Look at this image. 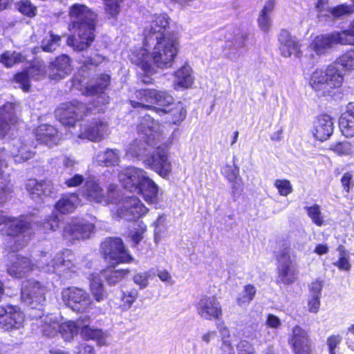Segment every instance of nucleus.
Segmentation results:
<instances>
[{"instance_id":"obj_1","label":"nucleus","mask_w":354,"mask_h":354,"mask_svg":"<svg viewBox=\"0 0 354 354\" xmlns=\"http://www.w3.org/2000/svg\"><path fill=\"white\" fill-rule=\"evenodd\" d=\"M68 16L69 30H75L76 34L68 37L67 45L75 51L86 50L95 38L97 15L84 4L74 3L69 7Z\"/></svg>"},{"instance_id":"obj_2","label":"nucleus","mask_w":354,"mask_h":354,"mask_svg":"<svg viewBox=\"0 0 354 354\" xmlns=\"http://www.w3.org/2000/svg\"><path fill=\"white\" fill-rule=\"evenodd\" d=\"M106 103L98 105L93 101L92 106H88L83 102L73 100L61 103L55 110V115L63 126L75 127L77 122L84 120L93 113H104Z\"/></svg>"},{"instance_id":"obj_3","label":"nucleus","mask_w":354,"mask_h":354,"mask_svg":"<svg viewBox=\"0 0 354 354\" xmlns=\"http://www.w3.org/2000/svg\"><path fill=\"white\" fill-rule=\"evenodd\" d=\"M336 65L332 63L325 70H317L313 73L310 84L318 96L333 97L342 85L345 74Z\"/></svg>"},{"instance_id":"obj_4","label":"nucleus","mask_w":354,"mask_h":354,"mask_svg":"<svg viewBox=\"0 0 354 354\" xmlns=\"http://www.w3.org/2000/svg\"><path fill=\"white\" fill-rule=\"evenodd\" d=\"M47 287L33 278L24 280L20 286V301L28 309L43 311L46 303Z\"/></svg>"},{"instance_id":"obj_5","label":"nucleus","mask_w":354,"mask_h":354,"mask_svg":"<svg viewBox=\"0 0 354 354\" xmlns=\"http://www.w3.org/2000/svg\"><path fill=\"white\" fill-rule=\"evenodd\" d=\"M100 252L103 259L113 267L120 264L131 263L134 261L120 237L105 238L100 243Z\"/></svg>"},{"instance_id":"obj_6","label":"nucleus","mask_w":354,"mask_h":354,"mask_svg":"<svg viewBox=\"0 0 354 354\" xmlns=\"http://www.w3.org/2000/svg\"><path fill=\"white\" fill-rule=\"evenodd\" d=\"M178 37L155 41L150 53L154 65L161 69L172 67L178 53Z\"/></svg>"},{"instance_id":"obj_7","label":"nucleus","mask_w":354,"mask_h":354,"mask_svg":"<svg viewBox=\"0 0 354 354\" xmlns=\"http://www.w3.org/2000/svg\"><path fill=\"white\" fill-rule=\"evenodd\" d=\"M170 17L165 13L155 14L149 28L145 29L143 46L149 48L158 40L177 38L173 31H169Z\"/></svg>"},{"instance_id":"obj_8","label":"nucleus","mask_w":354,"mask_h":354,"mask_svg":"<svg viewBox=\"0 0 354 354\" xmlns=\"http://www.w3.org/2000/svg\"><path fill=\"white\" fill-rule=\"evenodd\" d=\"M151 111L160 117L169 125H180L186 118L187 110L180 101H176L169 92L159 107H149Z\"/></svg>"},{"instance_id":"obj_9","label":"nucleus","mask_w":354,"mask_h":354,"mask_svg":"<svg viewBox=\"0 0 354 354\" xmlns=\"http://www.w3.org/2000/svg\"><path fill=\"white\" fill-rule=\"evenodd\" d=\"M352 42H354V37L347 35L345 32L333 31L315 37L310 45V49L321 57L328 54L335 45H347Z\"/></svg>"},{"instance_id":"obj_10","label":"nucleus","mask_w":354,"mask_h":354,"mask_svg":"<svg viewBox=\"0 0 354 354\" xmlns=\"http://www.w3.org/2000/svg\"><path fill=\"white\" fill-rule=\"evenodd\" d=\"M128 178L136 185L138 193L148 204H156L158 202V187L144 169H131Z\"/></svg>"},{"instance_id":"obj_11","label":"nucleus","mask_w":354,"mask_h":354,"mask_svg":"<svg viewBox=\"0 0 354 354\" xmlns=\"http://www.w3.org/2000/svg\"><path fill=\"white\" fill-rule=\"evenodd\" d=\"M169 91L152 88L136 89L134 92L137 100H130L129 104L135 109L151 111L149 107H159Z\"/></svg>"},{"instance_id":"obj_12","label":"nucleus","mask_w":354,"mask_h":354,"mask_svg":"<svg viewBox=\"0 0 354 354\" xmlns=\"http://www.w3.org/2000/svg\"><path fill=\"white\" fill-rule=\"evenodd\" d=\"M144 164L162 178H167L171 173L172 166L169 160V152L163 147H157L154 151L147 154L144 160Z\"/></svg>"},{"instance_id":"obj_13","label":"nucleus","mask_w":354,"mask_h":354,"mask_svg":"<svg viewBox=\"0 0 354 354\" xmlns=\"http://www.w3.org/2000/svg\"><path fill=\"white\" fill-rule=\"evenodd\" d=\"M197 314L205 320H220L223 317V308L215 295H202L195 303Z\"/></svg>"},{"instance_id":"obj_14","label":"nucleus","mask_w":354,"mask_h":354,"mask_svg":"<svg viewBox=\"0 0 354 354\" xmlns=\"http://www.w3.org/2000/svg\"><path fill=\"white\" fill-rule=\"evenodd\" d=\"M109 123L104 118H93L80 126L79 137L92 142L101 141L108 131Z\"/></svg>"},{"instance_id":"obj_15","label":"nucleus","mask_w":354,"mask_h":354,"mask_svg":"<svg viewBox=\"0 0 354 354\" xmlns=\"http://www.w3.org/2000/svg\"><path fill=\"white\" fill-rule=\"evenodd\" d=\"M62 298L66 305L75 311L83 312L91 304L88 293L77 287H68L62 290Z\"/></svg>"},{"instance_id":"obj_16","label":"nucleus","mask_w":354,"mask_h":354,"mask_svg":"<svg viewBox=\"0 0 354 354\" xmlns=\"http://www.w3.org/2000/svg\"><path fill=\"white\" fill-rule=\"evenodd\" d=\"M95 226L84 219L75 218L67 223L63 230V236L71 241L89 239L94 232Z\"/></svg>"},{"instance_id":"obj_17","label":"nucleus","mask_w":354,"mask_h":354,"mask_svg":"<svg viewBox=\"0 0 354 354\" xmlns=\"http://www.w3.org/2000/svg\"><path fill=\"white\" fill-rule=\"evenodd\" d=\"M24 315L17 306H0V327L4 330L19 329L24 322Z\"/></svg>"},{"instance_id":"obj_18","label":"nucleus","mask_w":354,"mask_h":354,"mask_svg":"<svg viewBox=\"0 0 354 354\" xmlns=\"http://www.w3.org/2000/svg\"><path fill=\"white\" fill-rule=\"evenodd\" d=\"M291 344L294 354H313L315 347L308 331L299 325L292 328Z\"/></svg>"},{"instance_id":"obj_19","label":"nucleus","mask_w":354,"mask_h":354,"mask_svg":"<svg viewBox=\"0 0 354 354\" xmlns=\"http://www.w3.org/2000/svg\"><path fill=\"white\" fill-rule=\"evenodd\" d=\"M148 210L138 197L133 196L126 197L122 201L118 212L128 220H136L145 216Z\"/></svg>"},{"instance_id":"obj_20","label":"nucleus","mask_w":354,"mask_h":354,"mask_svg":"<svg viewBox=\"0 0 354 354\" xmlns=\"http://www.w3.org/2000/svg\"><path fill=\"white\" fill-rule=\"evenodd\" d=\"M19 123V118L16 113V104L12 102H6L0 106V136L8 135L12 127Z\"/></svg>"},{"instance_id":"obj_21","label":"nucleus","mask_w":354,"mask_h":354,"mask_svg":"<svg viewBox=\"0 0 354 354\" xmlns=\"http://www.w3.org/2000/svg\"><path fill=\"white\" fill-rule=\"evenodd\" d=\"M71 62V57L66 54L56 57L48 66L49 79L58 81L64 78L72 70Z\"/></svg>"},{"instance_id":"obj_22","label":"nucleus","mask_w":354,"mask_h":354,"mask_svg":"<svg viewBox=\"0 0 354 354\" xmlns=\"http://www.w3.org/2000/svg\"><path fill=\"white\" fill-rule=\"evenodd\" d=\"M37 268H38V266L30 258L18 255L16 260L8 266L7 272L14 278L22 279L29 275Z\"/></svg>"},{"instance_id":"obj_23","label":"nucleus","mask_w":354,"mask_h":354,"mask_svg":"<svg viewBox=\"0 0 354 354\" xmlns=\"http://www.w3.org/2000/svg\"><path fill=\"white\" fill-rule=\"evenodd\" d=\"M35 140L49 147L56 145L60 140L58 129L51 124H40L34 130Z\"/></svg>"},{"instance_id":"obj_24","label":"nucleus","mask_w":354,"mask_h":354,"mask_svg":"<svg viewBox=\"0 0 354 354\" xmlns=\"http://www.w3.org/2000/svg\"><path fill=\"white\" fill-rule=\"evenodd\" d=\"M334 122L333 118L327 115H319L313 123V136L321 142L328 140L333 133Z\"/></svg>"},{"instance_id":"obj_25","label":"nucleus","mask_w":354,"mask_h":354,"mask_svg":"<svg viewBox=\"0 0 354 354\" xmlns=\"http://www.w3.org/2000/svg\"><path fill=\"white\" fill-rule=\"evenodd\" d=\"M81 194L89 202L100 203L105 199L103 188L100 183L94 179H88L84 182Z\"/></svg>"},{"instance_id":"obj_26","label":"nucleus","mask_w":354,"mask_h":354,"mask_svg":"<svg viewBox=\"0 0 354 354\" xmlns=\"http://www.w3.org/2000/svg\"><path fill=\"white\" fill-rule=\"evenodd\" d=\"M53 185L46 180L38 181L36 179H28L26 183V189L32 198H43L52 193Z\"/></svg>"},{"instance_id":"obj_27","label":"nucleus","mask_w":354,"mask_h":354,"mask_svg":"<svg viewBox=\"0 0 354 354\" xmlns=\"http://www.w3.org/2000/svg\"><path fill=\"white\" fill-rule=\"evenodd\" d=\"M88 316L80 317L75 321H66L62 324H58L57 331L66 342L73 339L74 337L80 331V326L84 322H88Z\"/></svg>"},{"instance_id":"obj_28","label":"nucleus","mask_w":354,"mask_h":354,"mask_svg":"<svg viewBox=\"0 0 354 354\" xmlns=\"http://www.w3.org/2000/svg\"><path fill=\"white\" fill-rule=\"evenodd\" d=\"M44 71L39 66L31 65L28 68L17 72L14 75V81L20 84V88L24 92H29L30 90V77L35 75H44Z\"/></svg>"},{"instance_id":"obj_29","label":"nucleus","mask_w":354,"mask_h":354,"mask_svg":"<svg viewBox=\"0 0 354 354\" xmlns=\"http://www.w3.org/2000/svg\"><path fill=\"white\" fill-rule=\"evenodd\" d=\"M339 128L346 137L354 136V102L347 105L346 111L339 119Z\"/></svg>"},{"instance_id":"obj_30","label":"nucleus","mask_w":354,"mask_h":354,"mask_svg":"<svg viewBox=\"0 0 354 354\" xmlns=\"http://www.w3.org/2000/svg\"><path fill=\"white\" fill-rule=\"evenodd\" d=\"M111 76L106 73H101L94 77V82L85 86V92L87 95L94 96L104 93L110 86Z\"/></svg>"},{"instance_id":"obj_31","label":"nucleus","mask_w":354,"mask_h":354,"mask_svg":"<svg viewBox=\"0 0 354 354\" xmlns=\"http://www.w3.org/2000/svg\"><path fill=\"white\" fill-rule=\"evenodd\" d=\"M111 264L101 270V274L109 285H115L130 273L129 269H115Z\"/></svg>"},{"instance_id":"obj_32","label":"nucleus","mask_w":354,"mask_h":354,"mask_svg":"<svg viewBox=\"0 0 354 354\" xmlns=\"http://www.w3.org/2000/svg\"><path fill=\"white\" fill-rule=\"evenodd\" d=\"M91 322L90 317L88 316V322H84L80 326V333L83 339L86 341L95 340L97 342H102L104 339V334L102 329L91 328L89 326Z\"/></svg>"},{"instance_id":"obj_33","label":"nucleus","mask_w":354,"mask_h":354,"mask_svg":"<svg viewBox=\"0 0 354 354\" xmlns=\"http://www.w3.org/2000/svg\"><path fill=\"white\" fill-rule=\"evenodd\" d=\"M223 176L232 183L233 194L241 192L243 189V182L239 176V169L236 166L226 165L224 169Z\"/></svg>"},{"instance_id":"obj_34","label":"nucleus","mask_w":354,"mask_h":354,"mask_svg":"<svg viewBox=\"0 0 354 354\" xmlns=\"http://www.w3.org/2000/svg\"><path fill=\"white\" fill-rule=\"evenodd\" d=\"M89 290L94 299L97 302L102 301L107 296L104 284L100 276L96 274L90 275Z\"/></svg>"},{"instance_id":"obj_35","label":"nucleus","mask_w":354,"mask_h":354,"mask_svg":"<svg viewBox=\"0 0 354 354\" xmlns=\"http://www.w3.org/2000/svg\"><path fill=\"white\" fill-rule=\"evenodd\" d=\"M136 65L141 69L142 72L138 75V80L144 84H153L152 75L156 73L151 64L144 58H140L136 62Z\"/></svg>"},{"instance_id":"obj_36","label":"nucleus","mask_w":354,"mask_h":354,"mask_svg":"<svg viewBox=\"0 0 354 354\" xmlns=\"http://www.w3.org/2000/svg\"><path fill=\"white\" fill-rule=\"evenodd\" d=\"M274 0H268L259 12L257 22L261 30L264 32L268 31L270 28V15L274 10Z\"/></svg>"},{"instance_id":"obj_37","label":"nucleus","mask_w":354,"mask_h":354,"mask_svg":"<svg viewBox=\"0 0 354 354\" xmlns=\"http://www.w3.org/2000/svg\"><path fill=\"white\" fill-rule=\"evenodd\" d=\"M30 228V223L25 220L10 218L8 224L7 233L10 236H17Z\"/></svg>"},{"instance_id":"obj_38","label":"nucleus","mask_w":354,"mask_h":354,"mask_svg":"<svg viewBox=\"0 0 354 354\" xmlns=\"http://www.w3.org/2000/svg\"><path fill=\"white\" fill-rule=\"evenodd\" d=\"M59 322L52 318L41 317L39 323L38 324V328L41 333L46 337H53L57 333Z\"/></svg>"},{"instance_id":"obj_39","label":"nucleus","mask_w":354,"mask_h":354,"mask_svg":"<svg viewBox=\"0 0 354 354\" xmlns=\"http://www.w3.org/2000/svg\"><path fill=\"white\" fill-rule=\"evenodd\" d=\"M16 8L20 14L29 19L35 18L38 12L37 6L30 0H19L16 3Z\"/></svg>"},{"instance_id":"obj_40","label":"nucleus","mask_w":354,"mask_h":354,"mask_svg":"<svg viewBox=\"0 0 354 354\" xmlns=\"http://www.w3.org/2000/svg\"><path fill=\"white\" fill-rule=\"evenodd\" d=\"M48 37H44L41 41V48L43 51L53 53L60 45L62 37L55 34L53 31L48 32Z\"/></svg>"},{"instance_id":"obj_41","label":"nucleus","mask_w":354,"mask_h":354,"mask_svg":"<svg viewBox=\"0 0 354 354\" xmlns=\"http://www.w3.org/2000/svg\"><path fill=\"white\" fill-rule=\"evenodd\" d=\"M104 57L100 54H95L93 56H83L82 59L77 60L78 64H80V70L86 71L91 68H96L100 66L103 61Z\"/></svg>"},{"instance_id":"obj_42","label":"nucleus","mask_w":354,"mask_h":354,"mask_svg":"<svg viewBox=\"0 0 354 354\" xmlns=\"http://www.w3.org/2000/svg\"><path fill=\"white\" fill-rule=\"evenodd\" d=\"M138 297V290L136 288H126L122 290L120 295L121 307L129 309Z\"/></svg>"},{"instance_id":"obj_43","label":"nucleus","mask_w":354,"mask_h":354,"mask_svg":"<svg viewBox=\"0 0 354 354\" xmlns=\"http://www.w3.org/2000/svg\"><path fill=\"white\" fill-rule=\"evenodd\" d=\"M174 75L177 79L178 84L182 87L188 88L193 83L190 68L188 66L180 67L175 71Z\"/></svg>"},{"instance_id":"obj_44","label":"nucleus","mask_w":354,"mask_h":354,"mask_svg":"<svg viewBox=\"0 0 354 354\" xmlns=\"http://www.w3.org/2000/svg\"><path fill=\"white\" fill-rule=\"evenodd\" d=\"M304 209L314 224L319 227L324 225V220L319 205L315 204L312 206H306Z\"/></svg>"},{"instance_id":"obj_45","label":"nucleus","mask_w":354,"mask_h":354,"mask_svg":"<svg viewBox=\"0 0 354 354\" xmlns=\"http://www.w3.org/2000/svg\"><path fill=\"white\" fill-rule=\"evenodd\" d=\"M57 212L62 214H68L73 212L76 208L75 204L68 196L61 198L55 205Z\"/></svg>"},{"instance_id":"obj_46","label":"nucleus","mask_w":354,"mask_h":354,"mask_svg":"<svg viewBox=\"0 0 354 354\" xmlns=\"http://www.w3.org/2000/svg\"><path fill=\"white\" fill-rule=\"evenodd\" d=\"M21 62V55L13 51L10 53L9 51H5L0 55V63L6 68H10L15 64Z\"/></svg>"},{"instance_id":"obj_47","label":"nucleus","mask_w":354,"mask_h":354,"mask_svg":"<svg viewBox=\"0 0 354 354\" xmlns=\"http://www.w3.org/2000/svg\"><path fill=\"white\" fill-rule=\"evenodd\" d=\"M257 290L254 285L247 284L243 287V295L237 298L236 301L239 306L249 304L254 298Z\"/></svg>"},{"instance_id":"obj_48","label":"nucleus","mask_w":354,"mask_h":354,"mask_svg":"<svg viewBox=\"0 0 354 354\" xmlns=\"http://www.w3.org/2000/svg\"><path fill=\"white\" fill-rule=\"evenodd\" d=\"M105 12L115 18L120 12V5L124 0H102Z\"/></svg>"},{"instance_id":"obj_49","label":"nucleus","mask_w":354,"mask_h":354,"mask_svg":"<svg viewBox=\"0 0 354 354\" xmlns=\"http://www.w3.org/2000/svg\"><path fill=\"white\" fill-rule=\"evenodd\" d=\"M327 12L333 17V19H339L343 16L351 14L354 12V10L350 6L340 4L327 9Z\"/></svg>"},{"instance_id":"obj_50","label":"nucleus","mask_w":354,"mask_h":354,"mask_svg":"<svg viewBox=\"0 0 354 354\" xmlns=\"http://www.w3.org/2000/svg\"><path fill=\"white\" fill-rule=\"evenodd\" d=\"M146 231L147 225L142 222L139 223L135 231L130 235L131 240L133 243V246L136 247L140 243Z\"/></svg>"},{"instance_id":"obj_51","label":"nucleus","mask_w":354,"mask_h":354,"mask_svg":"<svg viewBox=\"0 0 354 354\" xmlns=\"http://www.w3.org/2000/svg\"><path fill=\"white\" fill-rule=\"evenodd\" d=\"M118 161L119 157L117 150L108 149L105 151L104 158L102 160L105 166H114L118 164Z\"/></svg>"},{"instance_id":"obj_52","label":"nucleus","mask_w":354,"mask_h":354,"mask_svg":"<svg viewBox=\"0 0 354 354\" xmlns=\"http://www.w3.org/2000/svg\"><path fill=\"white\" fill-rule=\"evenodd\" d=\"M332 149L339 156H346L351 153L352 146L348 142H339L334 145Z\"/></svg>"},{"instance_id":"obj_53","label":"nucleus","mask_w":354,"mask_h":354,"mask_svg":"<svg viewBox=\"0 0 354 354\" xmlns=\"http://www.w3.org/2000/svg\"><path fill=\"white\" fill-rule=\"evenodd\" d=\"M149 277V272H138L133 276V281L140 289H143L148 286Z\"/></svg>"},{"instance_id":"obj_54","label":"nucleus","mask_w":354,"mask_h":354,"mask_svg":"<svg viewBox=\"0 0 354 354\" xmlns=\"http://www.w3.org/2000/svg\"><path fill=\"white\" fill-rule=\"evenodd\" d=\"M333 265L340 270L349 271L351 268L350 254L339 255L338 260L334 262Z\"/></svg>"},{"instance_id":"obj_55","label":"nucleus","mask_w":354,"mask_h":354,"mask_svg":"<svg viewBox=\"0 0 354 354\" xmlns=\"http://www.w3.org/2000/svg\"><path fill=\"white\" fill-rule=\"evenodd\" d=\"M341 341L342 337L339 335L329 336L326 340L328 353H336V348L341 343Z\"/></svg>"},{"instance_id":"obj_56","label":"nucleus","mask_w":354,"mask_h":354,"mask_svg":"<svg viewBox=\"0 0 354 354\" xmlns=\"http://www.w3.org/2000/svg\"><path fill=\"white\" fill-rule=\"evenodd\" d=\"M353 174L350 172H346L341 178V183L346 192H349L353 188L354 182L353 180Z\"/></svg>"},{"instance_id":"obj_57","label":"nucleus","mask_w":354,"mask_h":354,"mask_svg":"<svg viewBox=\"0 0 354 354\" xmlns=\"http://www.w3.org/2000/svg\"><path fill=\"white\" fill-rule=\"evenodd\" d=\"M84 182V176L80 174H75L73 177L66 180L64 185L67 187H76L81 185Z\"/></svg>"},{"instance_id":"obj_58","label":"nucleus","mask_w":354,"mask_h":354,"mask_svg":"<svg viewBox=\"0 0 354 354\" xmlns=\"http://www.w3.org/2000/svg\"><path fill=\"white\" fill-rule=\"evenodd\" d=\"M320 298L317 296L310 295L308 302V311L312 313H317L320 307Z\"/></svg>"},{"instance_id":"obj_59","label":"nucleus","mask_w":354,"mask_h":354,"mask_svg":"<svg viewBox=\"0 0 354 354\" xmlns=\"http://www.w3.org/2000/svg\"><path fill=\"white\" fill-rule=\"evenodd\" d=\"M13 192L12 186L8 183L0 187V206L5 203L8 196Z\"/></svg>"},{"instance_id":"obj_60","label":"nucleus","mask_w":354,"mask_h":354,"mask_svg":"<svg viewBox=\"0 0 354 354\" xmlns=\"http://www.w3.org/2000/svg\"><path fill=\"white\" fill-rule=\"evenodd\" d=\"M266 325L268 328H277L281 325V321L276 315L272 314H268L266 317Z\"/></svg>"},{"instance_id":"obj_61","label":"nucleus","mask_w":354,"mask_h":354,"mask_svg":"<svg viewBox=\"0 0 354 354\" xmlns=\"http://www.w3.org/2000/svg\"><path fill=\"white\" fill-rule=\"evenodd\" d=\"M274 185L282 196H288V180H276Z\"/></svg>"},{"instance_id":"obj_62","label":"nucleus","mask_w":354,"mask_h":354,"mask_svg":"<svg viewBox=\"0 0 354 354\" xmlns=\"http://www.w3.org/2000/svg\"><path fill=\"white\" fill-rule=\"evenodd\" d=\"M322 288L323 285L321 281H316L313 282L310 286V295L321 297Z\"/></svg>"},{"instance_id":"obj_63","label":"nucleus","mask_w":354,"mask_h":354,"mask_svg":"<svg viewBox=\"0 0 354 354\" xmlns=\"http://www.w3.org/2000/svg\"><path fill=\"white\" fill-rule=\"evenodd\" d=\"M77 354H95V351L93 346L82 343L77 347Z\"/></svg>"},{"instance_id":"obj_64","label":"nucleus","mask_w":354,"mask_h":354,"mask_svg":"<svg viewBox=\"0 0 354 354\" xmlns=\"http://www.w3.org/2000/svg\"><path fill=\"white\" fill-rule=\"evenodd\" d=\"M65 257L64 252H59L52 260V266L54 268L65 265Z\"/></svg>"}]
</instances>
